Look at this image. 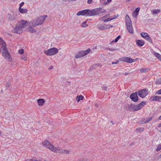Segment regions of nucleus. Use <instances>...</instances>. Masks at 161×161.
<instances>
[{
    "label": "nucleus",
    "instance_id": "nucleus-14",
    "mask_svg": "<svg viewBox=\"0 0 161 161\" xmlns=\"http://www.w3.org/2000/svg\"><path fill=\"white\" fill-rule=\"evenodd\" d=\"M141 35L142 37L145 39L148 40L150 42H152L151 38L147 33L142 32L141 33Z\"/></svg>",
    "mask_w": 161,
    "mask_h": 161
},
{
    "label": "nucleus",
    "instance_id": "nucleus-35",
    "mask_svg": "<svg viewBox=\"0 0 161 161\" xmlns=\"http://www.w3.org/2000/svg\"><path fill=\"white\" fill-rule=\"evenodd\" d=\"M81 57H82V56L80 55V53L75 56V58H78Z\"/></svg>",
    "mask_w": 161,
    "mask_h": 161
},
{
    "label": "nucleus",
    "instance_id": "nucleus-41",
    "mask_svg": "<svg viewBox=\"0 0 161 161\" xmlns=\"http://www.w3.org/2000/svg\"><path fill=\"white\" fill-rule=\"evenodd\" d=\"M79 53L80 55H81L82 56V57L85 56V55L84 54V51H80Z\"/></svg>",
    "mask_w": 161,
    "mask_h": 161
},
{
    "label": "nucleus",
    "instance_id": "nucleus-23",
    "mask_svg": "<svg viewBox=\"0 0 161 161\" xmlns=\"http://www.w3.org/2000/svg\"><path fill=\"white\" fill-rule=\"evenodd\" d=\"M152 11L153 14H158L160 12V9H153Z\"/></svg>",
    "mask_w": 161,
    "mask_h": 161
},
{
    "label": "nucleus",
    "instance_id": "nucleus-16",
    "mask_svg": "<svg viewBox=\"0 0 161 161\" xmlns=\"http://www.w3.org/2000/svg\"><path fill=\"white\" fill-rule=\"evenodd\" d=\"M150 99V100L151 101H158L161 100V96H154L151 97Z\"/></svg>",
    "mask_w": 161,
    "mask_h": 161
},
{
    "label": "nucleus",
    "instance_id": "nucleus-39",
    "mask_svg": "<svg viewBox=\"0 0 161 161\" xmlns=\"http://www.w3.org/2000/svg\"><path fill=\"white\" fill-rule=\"evenodd\" d=\"M155 94L158 95L161 94V89L160 90L157 91L156 92Z\"/></svg>",
    "mask_w": 161,
    "mask_h": 161
},
{
    "label": "nucleus",
    "instance_id": "nucleus-31",
    "mask_svg": "<svg viewBox=\"0 0 161 161\" xmlns=\"http://www.w3.org/2000/svg\"><path fill=\"white\" fill-rule=\"evenodd\" d=\"M116 17H114V18H108L107 19L104 20V22H106L109 21L110 20H112L115 19V18Z\"/></svg>",
    "mask_w": 161,
    "mask_h": 161
},
{
    "label": "nucleus",
    "instance_id": "nucleus-37",
    "mask_svg": "<svg viewBox=\"0 0 161 161\" xmlns=\"http://www.w3.org/2000/svg\"><path fill=\"white\" fill-rule=\"evenodd\" d=\"M161 149V144L159 145L156 148V151L157 152L160 151Z\"/></svg>",
    "mask_w": 161,
    "mask_h": 161
},
{
    "label": "nucleus",
    "instance_id": "nucleus-5",
    "mask_svg": "<svg viewBox=\"0 0 161 161\" xmlns=\"http://www.w3.org/2000/svg\"><path fill=\"white\" fill-rule=\"evenodd\" d=\"M126 27L129 32L132 34L134 32L132 26V23L129 15H126L125 16Z\"/></svg>",
    "mask_w": 161,
    "mask_h": 161
},
{
    "label": "nucleus",
    "instance_id": "nucleus-52",
    "mask_svg": "<svg viewBox=\"0 0 161 161\" xmlns=\"http://www.w3.org/2000/svg\"><path fill=\"white\" fill-rule=\"evenodd\" d=\"M80 161H87V160L86 159H80Z\"/></svg>",
    "mask_w": 161,
    "mask_h": 161
},
{
    "label": "nucleus",
    "instance_id": "nucleus-45",
    "mask_svg": "<svg viewBox=\"0 0 161 161\" xmlns=\"http://www.w3.org/2000/svg\"><path fill=\"white\" fill-rule=\"evenodd\" d=\"M24 2H21L19 4V8H21V7L24 5Z\"/></svg>",
    "mask_w": 161,
    "mask_h": 161
},
{
    "label": "nucleus",
    "instance_id": "nucleus-32",
    "mask_svg": "<svg viewBox=\"0 0 161 161\" xmlns=\"http://www.w3.org/2000/svg\"><path fill=\"white\" fill-rule=\"evenodd\" d=\"M5 43L4 42L3 40L0 37V45L2 46L3 45H5Z\"/></svg>",
    "mask_w": 161,
    "mask_h": 161
},
{
    "label": "nucleus",
    "instance_id": "nucleus-44",
    "mask_svg": "<svg viewBox=\"0 0 161 161\" xmlns=\"http://www.w3.org/2000/svg\"><path fill=\"white\" fill-rule=\"evenodd\" d=\"M111 0H107V2H104V5H106L108 3L110 2H111Z\"/></svg>",
    "mask_w": 161,
    "mask_h": 161
},
{
    "label": "nucleus",
    "instance_id": "nucleus-38",
    "mask_svg": "<svg viewBox=\"0 0 161 161\" xmlns=\"http://www.w3.org/2000/svg\"><path fill=\"white\" fill-rule=\"evenodd\" d=\"M18 53L20 54H23L24 53V50L23 49L19 50Z\"/></svg>",
    "mask_w": 161,
    "mask_h": 161
},
{
    "label": "nucleus",
    "instance_id": "nucleus-28",
    "mask_svg": "<svg viewBox=\"0 0 161 161\" xmlns=\"http://www.w3.org/2000/svg\"><path fill=\"white\" fill-rule=\"evenodd\" d=\"M86 21H84L80 25V26L82 27H86L88 26V25L86 24Z\"/></svg>",
    "mask_w": 161,
    "mask_h": 161
},
{
    "label": "nucleus",
    "instance_id": "nucleus-10",
    "mask_svg": "<svg viewBox=\"0 0 161 161\" xmlns=\"http://www.w3.org/2000/svg\"><path fill=\"white\" fill-rule=\"evenodd\" d=\"M12 31L14 33L20 34L22 32L23 29L19 25L17 24L15 26L14 28Z\"/></svg>",
    "mask_w": 161,
    "mask_h": 161
},
{
    "label": "nucleus",
    "instance_id": "nucleus-54",
    "mask_svg": "<svg viewBox=\"0 0 161 161\" xmlns=\"http://www.w3.org/2000/svg\"><path fill=\"white\" fill-rule=\"evenodd\" d=\"M158 127H161V123L158 125Z\"/></svg>",
    "mask_w": 161,
    "mask_h": 161
},
{
    "label": "nucleus",
    "instance_id": "nucleus-19",
    "mask_svg": "<svg viewBox=\"0 0 161 161\" xmlns=\"http://www.w3.org/2000/svg\"><path fill=\"white\" fill-rule=\"evenodd\" d=\"M136 44L139 47H142L144 45V42L143 41L141 40H136Z\"/></svg>",
    "mask_w": 161,
    "mask_h": 161
},
{
    "label": "nucleus",
    "instance_id": "nucleus-2",
    "mask_svg": "<svg viewBox=\"0 0 161 161\" xmlns=\"http://www.w3.org/2000/svg\"><path fill=\"white\" fill-rule=\"evenodd\" d=\"M0 51L2 55L5 59L9 61H12L11 56L6 47V44L5 45L1 46Z\"/></svg>",
    "mask_w": 161,
    "mask_h": 161
},
{
    "label": "nucleus",
    "instance_id": "nucleus-64",
    "mask_svg": "<svg viewBox=\"0 0 161 161\" xmlns=\"http://www.w3.org/2000/svg\"><path fill=\"white\" fill-rule=\"evenodd\" d=\"M78 161H80V160H78Z\"/></svg>",
    "mask_w": 161,
    "mask_h": 161
},
{
    "label": "nucleus",
    "instance_id": "nucleus-17",
    "mask_svg": "<svg viewBox=\"0 0 161 161\" xmlns=\"http://www.w3.org/2000/svg\"><path fill=\"white\" fill-rule=\"evenodd\" d=\"M97 28L100 31L107 30L106 25L105 24L98 25L97 26Z\"/></svg>",
    "mask_w": 161,
    "mask_h": 161
},
{
    "label": "nucleus",
    "instance_id": "nucleus-57",
    "mask_svg": "<svg viewBox=\"0 0 161 161\" xmlns=\"http://www.w3.org/2000/svg\"><path fill=\"white\" fill-rule=\"evenodd\" d=\"M159 119L160 120H161V115L159 117Z\"/></svg>",
    "mask_w": 161,
    "mask_h": 161
},
{
    "label": "nucleus",
    "instance_id": "nucleus-62",
    "mask_svg": "<svg viewBox=\"0 0 161 161\" xmlns=\"http://www.w3.org/2000/svg\"><path fill=\"white\" fill-rule=\"evenodd\" d=\"M127 2H129L131 0H126Z\"/></svg>",
    "mask_w": 161,
    "mask_h": 161
},
{
    "label": "nucleus",
    "instance_id": "nucleus-8",
    "mask_svg": "<svg viewBox=\"0 0 161 161\" xmlns=\"http://www.w3.org/2000/svg\"><path fill=\"white\" fill-rule=\"evenodd\" d=\"M42 145L47 148L51 150V151L54 147V146L50 142L47 140H44L42 142Z\"/></svg>",
    "mask_w": 161,
    "mask_h": 161
},
{
    "label": "nucleus",
    "instance_id": "nucleus-60",
    "mask_svg": "<svg viewBox=\"0 0 161 161\" xmlns=\"http://www.w3.org/2000/svg\"><path fill=\"white\" fill-rule=\"evenodd\" d=\"M98 65H99L98 64H96V66H98Z\"/></svg>",
    "mask_w": 161,
    "mask_h": 161
},
{
    "label": "nucleus",
    "instance_id": "nucleus-3",
    "mask_svg": "<svg viewBox=\"0 0 161 161\" xmlns=\"http://www.w3.org/2000/svg\"><path fill=\"white\" fill-rule=\"evenodd\" d=\"M87 11L88 16H91L99 15L101 14L105 13L106 11L101 8H99L91 10L87 9Z\"/></svg>",
    "mask_w": 161,
    "mask_h": 161
},
{
    "label": "nucleus",
    "instance_id": "nucleus-48",
    "mask_svg": "<svg viewBox=\"0 0 161 161\" xmlns=\"http://www.w3.org/2000/svg\"><path fill=\"white\" fill-rule=\"evenodd\" d=\"M102 89L104 90H105L106 91H107V88L106 86H103L102 87Z\"/></svg>",
    "mask_w": 161,
    "mask_h": 161
},
{
    "label": "nucleus",
    "instance_id": "nucleus-18",
    "mask_svg": "<svg viewBox=\"0 0 161 161\" xmlns=\"http://www.w3.org/2000/svg\"><path fill=\"white\" fill-rule=\"evenodd\" d=\"M27 23V22L26 21L23 20L19 22V25L20 26L23 30L24 28L26 26Z\"/></svg>",
    "mask_w": 161,
    "mask_h": 161
},
{
    "label": "nucleus",
    "instance_id": "nucleus-49",
    "mask_svg": "<svg viewBox=\"0 0 161 161\" xmlns=\"http://www.w3.org/2000/svg\"><path fill=\"white\" fill-rule=\"evenodd\" d=\"M92 0H88L87 3H88L90 4L92 3Z\"/></svg>",
    "mask_w": 161,
    "mask_h": 161
},
{
    "label": "nucleus",
    "instance_id": "nucleus-33",
    "mask_svg": "<svg viewBox=\"0 0 161 161\" xmlns=\"http://www.w3.org/2000/svg\"><path fill=\"white\" fill-rule=\"evenodd\" d=\"M91 51V49L90 48H88L85 51H84V54L85 55L88 54Z\"/></svg>",
    "mask_w": 161,
    "mask_h": 161
},
{
    "label": "nucleus",
    "instance_id": "nucleus-36",
    "mask_svg": "<svg viewBox=\"0 0 161 161\" xmlns=\"http://www.w3.org/2000/svg\"><path fill=\"white\" fill-rule=\"evenodd\" d=\"M120 36H118L114 40V42L116 43L117 42V41H118L119 40V39L120 38Z\"/></svg>",
    "mask_w": 161,
    "mask_h": 161
},
{
    "label": "nucleus",
    "instance_id": "nucleus-1",
    "mask_svg": "<svg viewBox=\"0 0 161 161\" xmlns=\"http://www.w3.org/2000/svg\"><path fill=\"white\" fill-rule=\"evenodd\" d=\"M47 17V15L40 16L37 18L36 19L33 20L32 21L29 22V25L32 27H35L38 25H42L43 24Z\"/></svg>",
    "mask_w": 161,
    "mask_h": 161
},
{
    "label": "nucleus",
    "instance_id": "nucleus-13",
    "mask_svg": "<svg viewBox=\"0 0 161 161\" xmlns=\"http://www.w3.org/2000/svg\"><path fill=\"white\" fill-rule=\"evenodd\" d=\"M130 99L133 102H136L138 100V97L136 92L131 94L130 95Z\"/></svg>",
    "mask_w": 161,
    "mask_h": 161
},
{
    "label": "nucleus",
    "instance_id": "nucleus-25",
    "mask_svg": "<svg viewBox=\"0 0 161 161\" xmlns=\"http://www.w3.org/2000/svg\"><path fill=\"white\" fill-rule=\"evenodd\" d=\"M152 119V117H149L146 119H144V123H146L149 122Z\"/></svg>",
    "mask_w": 161,
    "mask_h": 161
},
{
    "label": "nucleus",
    "instance_id": "nucleus-50",
    "mask_svg": "<svg viewBox=\"0 0 161 161\" xmlns=\"http://www.w3.org/2000/svg\"><path fill=\"white\" fill-rule=\"evenodd\" d=\"M53 67L52 66H50L48 68L49 70H50L53 69Z\"/></svg>",
    "mask_w": 161,
    "mask_h": 161
},
{
    "label": "nucleus",
    "instance_id": "nucleus-47",
    "mask_svg": "<svg viewBox=\"0 0 161 161\" xmlns=\"http://www.w3.org/2000/svg\"><path fill=\"white\" fill-rule=\"evenodd\" d=\"M6 86L7 88L9 87L10 86V84L9 83H7L6 84Z\"/></svg>",
    "mask_w": 161,
    "mask_h": 161
},
{
    "label": "nucleus",
    "instance_id": "nucleus-43",
    "mask_svg": "<svg viewBox=\"0 0 161 161\" xmlns=\"http://www.w3.org/2000/svg\"><path fill=\"white\" fill-rule=\"evenodd\" d=\"M119 61L118 60H117L116 61V62H112V64H118L119 63Z\"/></svg>",
    "mask_w": 161,
    "mask_h": 161
},
{
    "label": "nucleus",
    "instance_id": "nucleus-34",
    "mask_svg": "<svg viewBox=\"0 0 161 161\" xmlns=\"http://www.w3.org/2000/svg\"><path fill=\"white\" fill-rule=\"evenodd\" d=\"M138 13L135 11H134L132 13V16L135 17H136L138 15Z\"/></svg>",
    "mask_w": 161,
    "mask_h": 161
},
{
    "label": "nucleus",
    "instance_id": "nucleus-12",
    "mask_svg": "<svg viewBox=\"0 0 161 161\" xmlns=\"http://www.w3.org/2000/svg\"><path fill=\"white\" fill-rule=\"evenodd\" d=\"M7 19L8 21L12 22L15 19L14 13L12 12L11 14H8L7 16Z\"/></svg>",
    "mask_w": 161,
    "mask_h": 161
},
{
    "label": "nucleus",
    "instance_id": "nucleus-27",
    "mask_svg": "<svg viewBox=\"0 0 161 161\" xmlns=\"http://www.w3.org/2000/svg\"><path fill=\"white\" fill-rule=\"evenodd\" d=\"M144 130V129L143 127H140L136 129V131L137 132H143Z\"/></svg>",
    "mask_w": 161,
    "mask_h": 161
},
{
    "label": "nucleus",
    "instance_id": "nucleus-21",
    "mask_svg": "<svg viewBox=\"0 0 161 161\" xmlns=\"http://www.w3.org/2000/svg\"><path fill=\"white\" fill-rule=\"evenodd\" d=\"M19 11L22 14L26 13L28 11V10L26 8H19Z\"/></svg>",
    "mask_w": 161,
    "mask_h": 161
},
{
    "label": "nucleus",
    "instance_id": "nucleus-42",
    "mask_svg": "<svg viewBox=\"0 0 161 161\" xmlns=\"http://www.w3.org/2000/svg\"><path fill=\"white\" fill-rule=\"evenodd\" d=\"M140 8H137L135 9L134 11L138 13V12L140 10Z\"/></svg>",
    "mask_w": 161,
    "mask_h": 161
},
{
    "label": "nucleus",
    "instance_id": "nucleus-46",
    "mask_svg": "<svg viewBox=\"0 0 161 161\" xmlns=\"http://www.w3.org/2000/svg\"><path fill=\"white\" fill-rule=\"evenodd\" d=\"M108 15H109V14H107V15H105L104 16L100 18V19H103L104 18H106L108 16Z\"/></svg>",
    "mask_w": 161,
    "mask_h": 161
},
{
    "label": "nucleus",
    "instance_id": "nucleus-7",
    "mask_svg": "<svg viewBox=\"0 0 161 161\" xmlns=\"http://www.w3.org/2000/svg\"><path fill=\"white\" fill-rule=\"evenodd\" d=\"M58 52L57 48H52L44 51V53L47 56H52L57 54Z\"/></svg>",
    "mask_w": 161,
    "mask_h": 161
},
{
    "label": "nucleus",
    "instance_id": "nucleus-63",
    "mask_svg": "<svg viewBox=\"0 0 161 161\" xmlns=\"http://www.w3.org/2000/svg\"><path fill=\"white\" fill-rule=\"evenodd\" d=\"M73 1H76V0H73Z\"/></svg>",
    "mask_w": 161,
    "mask_h": 161
},
{
    "label": "nucleus",
    "instance_id": "nucleus-55",
    "mask_svg": "<svg viewBox=\"0 0 161 161\" xmlns=\"http://www.w3.org/2000/svg\"><path fill=\"white\" fill-rule=\"evenodd\" d=\"M158 158H161V154L158 156Z\"/></svg>",
    "mask_w": 161,
    "mask_h": 161
},
{
    "label": "nucleus",
    "instance_id": "nucleus-9",
    "mask_svg": "<svg viewBox=\"0 0 161 161\" xmlns=\"http://www.w3.org/2000/svg\"><path fill=\"white\" fill-rule=\"evenodd\" d=\"M120 60L123 62H127L129 63H131L135 62L136 60L130 58L128 57H123L119 59Z\"/></svg>",
    "mask_w": 161,
    "mask_h": 161
},
{
    "label": "nucleus",
    "instance_id": "nucleus-20",
    "mask_svg": "<svg viewBox=\"0 0 161 161\" xmlns=\"http://www.w3.org/2000/svg\"><path fill=\"white\" fill-rule=\"evenodd\" d=\"M37 103L39 105L42 106L44 103L45 101L43 99H40L37 100Z\"/></svg>",
    "mask_w": 161,
    "mask_h": 161
},
{
    "label": "nucleus",
    "instance_id": "nucleus-59",
    "mask_svg": "<svg viewBox=\"0 0 161 161\" xmlns=\"http://www.w3.org/2000/svg\"><path fill=\"white\" fill-rule=\"evenodd\" d=\"M109 50H111V51H112V50H114V49H112L111 48H109Z\"/></svg>",
    "mask_w": 161,
    "mask_h": 161
},
{
    "label": "nucleus",
    "instance_id": "nucleus-22",
    "mask_svg": "<svg viewBox=\"0 0 161 161\" xmlns=\"http://www.w3.org/2000/svg\"><path fill=\"white\" fill-rule=\"evenodd\" d=\"M27 54L26 53H24L21 57V59L24 61H26L27 59Z\"/></svg>",
    "mask_w": 161,
    "mask_h": 161
},
{
    "label": "nucleus",
    "instance_id": "nucleus-56",
    "mask_svg": "<svg viewBox=\"0 0 161 161\" xmlns=\"http://www.w3.org/2000/svg\"><path fill=\"white\" fill-rule=\"evenodd\" d=\"M113 42H114V40L113 41H112V42H111L110 43V44H111Z\"/></svg>",
    "mask_w": 161,
    "mask_h": 161
},
{
    "label": "nucleus",
    "instance_id": "nucleus-61",
    "mask_svg": "<svg viewBox=\"0 0 161 161\" xmlns=\"http://www.w3.org/2000/svg\"><path fill=\"white\" fill-rule=\"evenodd\" d=\"M159 84H161V79L160 80V81H159Z\"/></svg>",
    "mask_w": 161,
    "mask_h": 161
},
{
    "label": "nucleus",
    "instance_id": "nucleus-30",
    "mask_svg": "<svg viewBox=\"0 0 161 161\" xmlns=\"http://www.w3.org/2000/svg\"><path fill=\"white\" fill-rule=\"evenodd\" d=\"M28 31L31 33H33L36 32V31L32 27H29L28 29Z\"/></svg>",
    "mask_w": 161,
    "mask_h": 161
},
{
    "label": "nucleus",
    "instance_id": "nucleus-53",
    "mask_svg": "<svg viewBox=\"0 0 161 161\" xmlns=\"http://www.w3.org/2000/svg\"><path fill=\"white\" fill-rule=\"evenodd\" d=\"M95 106L97 108L98 107V105L97 103H95Z\"/></svg>",
    "mask_w": 161,
    "mask_h": 161
},
{
    "label": "nucleus",
    "instance_id": "nucleus-51",
    "mask_svg": "<svg viewBox=\"0 0 161 161\" xmlns=\"http://www.w3.org/2000/svg\"><path fill=\"white\" fill-rule=\"evenodd\" d=\"M118 14L117 15H114L113 16H112V18H114V17H116L115 19H116L117 17H118Z\"/></svg>",
    "mask_w": 161,
    "mask_h": 161
},
{
    "label": "nucleus",
    "instance_id": "nucleus-6",
    "mask_svg": "<svg viewBox=\"0 0 161 161\" xmlns=\"http://www.w3.org/2000/svg\"><path fill=\"white\" fill-rule=\"evenodd\" d=\"M145 104L144 102H142L138 105L130 104L129 106V110L132 111H137L141 109Z\"/></svg>",
    "mask_w": 161,
    "mask_h": 161
},
{
    "label": "nucleus",
    "instance_id": "nucleus-15",
    "mask_svg": "<svg viewBox=\"0 0 161 161\" xmlns=\"http://www.w3.org/2000/svg\"><path fill=\"white\" fill-rule=\"evenodd\" d=\"M87 9H85L82 10H81L79 12H78L76 14L77 15L79 16L80 15L84 16L86 15V16H88L87 15V13H88Z\"/></svg>",
    "mask_w": 161,
    "mask_h": 161
},
{
    "label": "nucleus",
    "instance_id": "nucleus-24",
    "mask_svg": "<svg viewBox=\"0 0 161 161\" xmlns=\"http://www.w3.org/2000/svg\"><path fill=\"white\" fill-rule=\"evenodd\" d=\"M84 98L83 96L82 95L77 96L76 98V100L78 102L80 100H83Z\"/></svg>",
    "mask_w": 161,
    "mask_h": 161
},
{
    "label": "nucleus",
    "instance_id": "nucleus-40",
    "mask_svg": "<svg viewBox=\"0 0 161 161\" xmlns=\"http://www.w3.org/2000/svg\"><path fill=\"white\" fill-rule=\"evenodd\" d=\"M107 29H108L112 27L113 26L112 25H106Z\"/></svg>",
    "mask_w": 161,
    "mask_h": 161
},
{
    "label": "nucleus",
    "instance_id": "nucleus-58",
    "mask_svg": "<svg viewBox=\"0 0 161 161\" xmlns=\"http://www.w3.org/2000/svg\"><path fill=\"white\" fill-rule=\"evenodd\" d=\"M111 123H112V124L113 125L114 124V123H113V121H110Z\"/></svg>",
    "mask_w": 161,
    "mask_h": 161
},
{
    "label": "nucleus",
    "instance_id": "nucleus-29",
    "mask_svg": "<svg viewBox=\"0 0 161 161\" xmlns=\"http://www.w3.org/2000/svg\"><path fill=\"white\" fill-rule=\"evenodd\" d=\"M154 55L155 57L158 58L161 61V55L158 53H154Z\"/></svg>",
    "mask_w": 161,
    "mask_h": 161
},
{
    "label": "nucleus",
    "instance_id": "nucleus-11",
    "mask_svg": "<svg viewBox=\"0 0 161 161\" xmlns=\"http://www.w3.org/2000/svg\"><path fill=\"white\" fill-rule=\"evenodd\" d=\"M148 93V91L146 89H144L141 90L139 91V96L142 97H144Z\"/></svg>",
    "mask_w": 161,
    "mask_h": 161
},
{
    "label": "nucleus",
    "instance_id": "nucleus-26",
    "mask_svg": "<svg viewBox=\"0 0 161 161\" xmlns=\"http://www.w3.org/2000/svg\"><path fill=\"white\" fill-rule=\"evenodd\" d=\"M139 70L140 71L141 73H146L149 70V69L148 68H141L139 69Z\"/></svg>",
    "mask_w": 161,
    "mask_h": 161
},
{
    "label": "nucleus",
    "instance_id": "nucleus-4",
    "mask_svg": "<svg viewBox=\"0 0 161 161\" xmlns=\"http://www.w3.org/2000/svg\"><path fill=\"white\" fill-rule=\"evenodd\" d=\"M52 151L55 153H58L65 154H68L72 153V152L70 151L62 149L61 147H54V146Z\"/></svg>",
    "mask_w": 161,
    "mask_h": 161
}]
</instances>
